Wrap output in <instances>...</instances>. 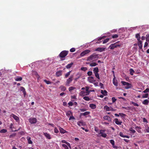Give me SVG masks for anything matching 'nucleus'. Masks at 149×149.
<instances>
[{"label":"nucleus","mask_w":149,"mask_h":149,"mask_svg":"<svg viewBox=\"0 0 149 149\" xmlns=\"http://www.w3.org/2000/svg\"><path fill=\"white\" fill-rule=\"evenodd\" d=\"M91 51L90 50H86L82 52L80 54V56L81 57L84 56L86 54L89 52Z\"/></svg>","instance_id":"obj_6"},{"label":"nucleus","mask_w":149,"mask_h":149,"mask_svg":"<svg viewBox=\"0 0 149 149\" xmlns=\"http://www.w3.org/2000/svg\"><path fill=\"white\" fill-rule=\"evenodd\" d=\"M22 78L21 77L17 76L15 78V80L16 81H21L22 80Z\"/></svg>","instance_id":"obj_22"},{"label":"nucleus","mask_w":149,"mask_h":149,"mask_svg":"<svg viewBox=\"0 0 149 149\" xmlns=\"http://www.w3.org/2000/svg\"><path fill=\"white\" fill-rule=\"evenodd\" d=\"M103 118L104 120H107L109 122H111V118L109 116H104V117H103Z\"/></svg>","instance_id":"obj_13"},{"label":"nucleus","mask_w":149,"mask_h":149,"mask_svg":"<svg viewBox=\"0 0 149 149\" xmlns=\"http://www.w3.org/2000/svg\"><path fill=\"white\" fill-rule=\"evenodd\" d=\"M145 132H149V127H147L145 129Z\"/></svg>","instance_id":"obj_59"},{"label":"nucleus","mask_w":149,"mask_h":149,"mask_svg":"<svg viewBox=\"0 0 149 149\" xmlns=\"http://www.w3.org/2000/svg\"><path fill=\"white\" fill-rule=\"evenodd\" d=\"M44 81L47 84H51L52 83L50 81H47L46 79H45L44 80Z\"/></svg>","instance_id":"obj_36"},{"label":"nucleus","mask_w":149,"mask_h":149,"mask_svg":"<svg viewBox=\"0 0 149 149\" xmlns=\"http://www.w3.org/2000/svg\"><path fill=\"white\" fill-rule=\"evenodd\" d=\"M97 65H98L97 63H95V62H93L92 63H91L90 64V66H91V67L95 66Z\"/></svg>","instance_id":"obj_31"},{"label":"nucleus","mask_w":149,"mask_h":149,"mask_svg":"<svg viewBox=\"0 0 149 149\" xmlns=\"http://www.w3.org/2000/svg\"><path fill=\"white\" fill-rule=\"evenodd\" d=\"M89 87L88 86H86V91L87 92L88 95H89L90 93L91 92H94L95 91L94 90H89Z\"/></svg>","instance_id":"obj_10"},{"label":"nucleus","mask_w":149,"mask_h":149,"mask_svg":"<svg viewBox=\"0 0 149 149\" xmlns=\"http://www.w3.org/2000/svg\"><path fill=\"white\" fill-rule=\"evenodd\" d=\"M121 83L123 84V85L125 86L127 85L128 82L123 81H121Z\"/></svg>","instance_id":"obj_54"},{"label":"nucleus","mask_w":149,"mask_h":149,"mask_svg":"<svg viewBox=\"0 0 149 149\" xmlns=\"http://www.w3.org/2000/svg\"><path fill=\"white\" fill-rule=\"evenodd\" d=\"M122 109H126L127 110H130V107H122Z\"/></svg>","instance_id":"obj_51"},{"label":"nucleus","mask_w":149,"mask_h":149,"mask_svg":"<svg viewBox=\"0 0 149 149\" xmlns=\"http://www.w3.org/2000/svg\"><path fill=\"white\" fill-rule=\"evenodd\" d=\"M121 45L122 43H120L119 41H118L115 43L111 44L109 47V49L113 50L115 48L120 46Z\"/></svg>","instance_id":"obj_1"},{"label":"nucleus","mask_w":149,"mask_h":149,"mask_svg":"<svg viewBox=\"0 0 149 149\" xmlns=\"http://www.w3.org/2000/svg\"><path fill=\"white\" fill-rule=\"evenodd\" d=\"M62 71L60 70L59 71H58L56 73V75L57 77H59L61 76L62 74Z\"/></svg>","instance_id":"obj_24"},{"label":"nucleus","mask_w":149,"mask_h":149,"mask_svg":"<svg viewBox=\"0 0 149 149\" xmlns=\"http://www.w3.org/2000/svg\"><path fill=\"white\" fill-rule=\"evenodd\" d=\"M149 102V101L147 100H145L142 102V103L145 105H148Z\"/></svg>","instance_id":"obj_28"},{"label":"nucleus","mask_w":149,"mask_h":149,"mask_svg":"<svg viewBox=\"0 0 149 149\" xmlns=\"http://www.w3.org/2000/svg\"><path fill=\"white\" fill-rule=\"evenodd\" d=\"M20 90L22 92L25 91V89L23 87H20Z\"/></svg>","instance_id":"obj_63"},{"label":"nucleus","mask_w":149,"mask_h":149,"mask_svg":"<svg viewBox=\"0 0 149 149\" xmlns=\"http://www.w3.org/2000/svg\"><path fill=\"white\" fill-rule=\"evenodd\" d=\"M112 38H117L118 36V34H115L111 36Z\"/></svg>","instance_id":"obj_45"},{"label":"nucleus","mask_w":149,"mask_h":149,"mask_svg":"<svg viewBox=\"0 0 149 149\" xmlns=\"http://www.w3.org/2000/svg\"><path fill=\"white\" fill-rule=\"evenodd\" d=\"M68 51L66 50H64L62 51L59 56L61 58H63L65 57L68 54Z\"/></svg>","instance_id":"obj_3"},{"label":"nucleus","mask_w":149,"mask_h":149,"mask_svg":"<svg viewBox=\"0 0 149 149\" xmlns=\"http://www.w3.org/2000/svg\"><path fill=\"white\" fill-rule=\"evenodd\" d=\"M112 100L113 103L115 102L116 100V99L115 97L112 98Z\"/></svg>","instance_id":"obj_62"},{"label":"nucleus","mask_w":149,"mask_h":149,"mask_svg":"<svg viewBox=\"0 0 149 149\" xmlns=\"http://www.w3.org/2000/svg\"><path fill=\"white\" fill-rule=\"evenodd\" d=\"M119 115L122 117H123V118H124L125 117L126 115L124 114V113H119Z\"/></svg>","instance_id":"obj_53"},{"label":"nucleus","mask_w":149,"mask_h":149,"mask_svg":"<svg viewBox=\"0 0 149 149\" xmlns=\"http://www.w3.org/2000/svg\"><path fill=\"white\" fill-rule=\"evenodd\" d=\"M26 139H27V140L28 143L29 144H32L33 142L31 141V138L30 137L28 136L27 137Z\"/></svg>","instance_id":"obj_20"},{"label":"nucleus","mask_w":149,"mask_h":149,"mask_svg":"<svg viewBox=\"0 0 149 149\" xmlns=\"http://www.w3.org/2000/svg\"><path fill=\"white\" fill-rule=\"evenodd\" d=\"M83 99L85 100L88 101L90 100V98L88 96H85L83 97Z\"/></svg>","instance_id":"obj_34"},{"label":"nucleus","mask_w":149,"mask_h":149,"mask_svg":"<svg viewBox=\"0 0 149 149\" xmlns=\"http://www.w3.org/2000/svg\"><path fill=\"white\" fill-rule=\"evenodd\" d=\"M71 72V71H69V72L66 73L65 75V78H67L68 77L70 74Z\"/></svg>","instance_id":"obj_33"},{"label":"nucleus","mask_w":149,"mask_h":149,"mask_svg":"<svg viewBox=\"0 0 149 149\" xmlns=\"http://www.w3.org/2000/svg\"><path fill=\"white\" fill-rule=\"evenodd\" d=\"M62 146L64 148V149H69L67 145L63 144H62Z\"/></svg>","instance_id":"obj_37"},{"label":"nucleus","mask_w":149,"mask_h":149,"mask_svg":"<svg viewBox=\"0 0 149 149\" xmlns=\"http://www.w3.org/2000/svg\"><path fill=\"white\" fill-rule=\"evenodd\" d=\"M130 74L132 75H133V73L135 72L134 70L132 69H130Z\"/></svg>","instance_id":"obj_32"},{"label":"nucleus","mask_w":149,"mask_h":149,"mask_svg":"<svg viewBox=\"0 0 149 149\" xmlns=\"http://www.w3.org/2000/svg\"><path fill=\"white\" fill-rule=\"evenodd\" d=\"M43 135L48 139H50L51 138L50 134L47 133H44Z\"/></svg>","instance_id":"obj_9"},{"label":"nucleus","mask_w":149,"mask_h":149,"mask_svg":"<svg viewBox=\"0 0 149 149\" xmlns=\"http://www.w3.org/2000/svg\"><path fill=\"white\" fill-rule=\"evenodd\" d=\"M93 73L92 71H89L88 72L87 74L88 76H91L92 74Z\"/></svg>","instance_id":"obj_55"},{"label":"nucleus","mask_w":149,"mask_h":149,"mask_svg":"<svg viewBox=\"0 0 149 149\" xmlns=\"http://www.w3.org/2000/svg\"><path fill=\"white\" fill-rule=\"evenodd\" d=\"M104 109L106 110V111H107L112 110L110 109L109 107L107 105H105L104 107Z\"/></svg>","instance_id":"obj_29"},{"label":"nucleus","mask_w":149,"mask_h":149,"mask_svg":"<svg viewBox=\"0 0 149 149\" xmlns=\"http://www.w3.org/2000/svg\"><path fill=\"white\" fill-rule=\"evenodd\" d=\"M114 120L116 124L118 125H120L122 123V121H119L118 119L117 118H115L114 119Z\"/></svg>","instance_id":"obj_16"},{"label":"nucleus","mask_w":149,"mask_h":149,"mask_svg":"<svg viewBox=\"0 0 149 149\" xmlns=\"http://www.w3.org/2000/svg\"><path fill=\"white\" fill-rule=\"evenodd\" d=\"M75 49L74 48H72L70 49V51L71 52H75Z\"/></svg>","instance_id":"obj_61"},{"label":"nucleus","mask_w":149,"mask_h":149,"mask_svg":"<svg viewBox=\"0 0 149 149\" xmlns=\"http://www.w3.org/2000/svg\"><path fill=\"white\" fill-rule=\"evenodd\" d=\"M73 65V63L72 62L68 64L66 66V67L67 69H69L72 67V65Z\"/></svg>","instance_id":"obj_23"},{"label":"nucleus","mask_w":149,"mask_h":149,"mask_svg":"<svg viewBox=\"0 0 149 149\" xmlns=\"http://www.w3.org/2000/svg\"><path fill=\"white\" fill-rule=\"evenodd\" d=\"M76 88L74 87L71 86L69 87V90L70 91H72L75 89Z\"/></svg>","instance_id":"obj_38"},{"label":"nucleus","mask_w":149,"mask_h":149,"mask_svg":"<svg viewBox=\"0 0 149 149\" xmlns=\"http://www.w3.org/2000/svg\"><path fill=\"white\" fill-rule=\"evenodd\" d=\"M149 92V88H147L143 92L144 93H147Z\"/></svg>","instance_id":"obj_60"},{"label":"nucleus","mask_w":149,"mask_h":149,"mask_svg":"<svg viewBox=\"0 0 149 149\" xmlns=\"http://www.w3.org/2000/svg\"><path fill=\"white\" fill-rule=\"evenodd\" d=\"M29 122L31 124H34L37 122V120L36 118H31L29 120Z\"/></svg>","instance_id":"obj_5"},{"label":"nucleus","mask_w":149,"mask_h":149,"mask_svg":"<svg viewBox=\"0 0 149 149\" xmlns=\"http://www.w3.org/2000/svg\"><path fill=\"white\" fill-rule=\"evenodd\" d=\"M81 70L85 71L87 70V68L86 67H82L81 68Z\"/></svg>","instance_id":"obj_40"},{"label":"nucleus","mask_w":149,"mask_h":149,"mask_svg":"<svg viewBox=\"0 0 149 149\" xmlns=\"http://www.w3.org/2000/svg\"><path fill=\"white\" fill-rule=\"evenodd\" d=\"M130 103L133 104L134 105V106H137V107L139 106V105L138 104H137L136 103H135L133 102H131Z\"/></svg>","instance_id":"obj_44"},{"label":"nucleus","mask_w":149,"mask_h":149,"mask_svg":"<svg viewBox=\"0 0 149 149\" xmlns=\"http://www.w3.org/2000/svg\"><path fill=\"white\" fill-rule=\"evenodd\" d=\"M101 93L104 96H106L107 95V92L106 90H102L101 92Z\"/></svg>","instance_id":"obj_21"},{"label":"nucleus","mask_w":149,"mask_h":149,"mask_svg":"<svg viewBox=\"0 0 149 149\" xmlns=\"http://www.w3.org/2000/svg\"><path fill=\"white\" fill-rule=\"evenodd\" d=\"M148 96V93H146L143 94L142 96V98H147Z\"/></svg>","instance_id":"obj_46"},{"label":"nucleus","mask_w":149,"mask_h":149,"mask_svg":"<svg viewBox=\"0 0 149 149\" xmlns=\"http://www.w3.org/2000/svg\"><path fill=\"white\" fill-rule=\"evenodd\" d=\"M7 131L6 130L3 129L0 131V133H5L7 132Z\"/></svg>","instance_id":"obj_43"},{"label":"nucleus","mask_w":149,"mask_h":149,"mask_svg":"<svg viewBox=\"0 0 149 149\" xmlns=\"http://www.w3.org/2000/svg\"><path fill=\"white\" fill-rule=\"evenodd\" d=\"M88 81L91 83H93L95 81V80L94 79V78L93 77H88Z\"/></svg>","instance_id":"obj_8"},{"label":"nucleus","mask_w":149,"mask_h":149,"mask_svg":"<svg viewBox=\"0 0 149 149\" xmlns=\"http://www.w3.org/2000/svg\"><path fill=\"white\" fill-rule=\"evenodd\" d=\"M32 74L35 75L36 77L39 76L37 72L35 71H33L32 72Z\"/></svg>","instance_id":"obj_35"},{"label":"nucleus","mask_w":149,"mask_h":149,"mask_svg":"<svg viewBox=\"0 0 149 149\" xmlns=\"http://www.w3.org/2000/svg\"><path fill=\"white\" fill-rule=\"evenodd\" d=\"M130 131L132 133L134 134L135 133L136 131L132 129V128H130Z\"/></svg>","instance_id":"obj_49"},{"label":"nucleus","mask_w":149,"mask_h":149,"mask_svg":"<svg viewBox=\"0 0 149 149\" xmlns=\"http://www.w3.org/2000/svg\"><path fill=\"white\" fill-rule=\"evenodd\" d=\"M105 131V130H100L99 133V134H102L103 133H104Z\"/></svg>","instance_id":"obj_58"},{"label":"nucleus","mask_w":149,"mask_h":149,"mask_svg":"<svg viewBox=\"0 0 149 149\" xmlns=\"http://www.w3.org/2000/svg\"><path fill=\"white\" fill-rule=\"evenodd\" d=\"M95 77L98 79H100V77L98 73H94Z\"/></svg>","instance_id":"obj_39"},{"label":"nucleus","mask_w":149,"mask_h":149,"mask_svg":"<svg viewBox=\"0 0 149 149\" xmlns=\"http://www.w3.org/2000/svg\"><path fill=\"white\" fill-rule=\"evenodd\" d=\"M60 88L61 89V90L63 91H65L66 90V88L65 86H61Z\"/></svg>","instance_id":"obj_30"},{"label":"nucleus","mask_w":149,"mask_h":149,"mask_svg":"<svg viewBox=\"0 0 149 149\" xmlns=\"http://www.w3.org/2000/svg\"><path fill=\"white\" fill-rule=\"evenodd\" d=\"M59 130L61 134H64L67 132L65 130H64L63 128L60 127H59Z\"/></svg>","instance_id":"obj_12"},{"label":"nucleus","mask_w":149,"mask_h":149,"mask_svg":"<svg viewBox=\"0 0 149 149\" xmlns=\"http://www.w3.org/2000/svg\"><path fill=\"white\" fill-rule=\"evenodd\" d=\"M73 78V75H71L70 77L68 79L65 83L66 86H70V84L72 81Z\"/></svg>","instance_id":"obj_4"},{"label":"nucleus","mask_w":149,"mask_h":149,"mask_svg":"<svg viewBox=\"0 0 149 149\" xmlns=\"http://www.w3.org/2000/svg\"><path fill=\"white\" fill-rule=\"evenodd\" d=\"M146 41H149V35L148 34L146 35Z\"/></svg>","instance_id":"obj_50"},{"label":"nucleus","mask_w":149,"mask_h":149,"mask_svg":"<svg viewBox=\"0 0 149 149\" xmlns=\"http://www.w3.org/2000/svg\"><path fill=\"white\" fill-rule=\"evenodd\" d=\"M90 113V112L89 111H86L84 112V113H80V116H86L88 115Z\"/></svg>","instance_id":"obj_27"},{"label":"nucleus","mask_w":149,"mask_h":149,"mask_svg":"<svg viewBox=\"0 0 149 149\" xmlns=\"http://www.w3.org/2000/svg\"><path fill=\"white\" fill-rule=\"evenodd\" d=\"M109 141H110V143H111V144L113 146H114V145H115V142H114V141L113 140L111 139V140H110Z\"/></svg>","instance_id":"obj_52"},{"label":"nucleus","mask_w":149,"mask_h":149,"mask_svg":"<svg viewBox=\"0 0 149 149\" xmlns=\"http://www.w3.org/2000/svg\"><path fill=\"white\" fill-rule=\"evenodd\" d=\"M89 107L92 109H94L96 108V105L94 104H90Z\"/></svg>","instance_id":"obj_25"},{"label":"nucleus","mask_w":149,"mask_h":149,"mask_svg":"<svg viewBox=\"0 0 149 149\" xmlns=\"http://www.w3.org/2000/svg\"><path fill=\"white\" fill-rule=\"evenodd\" d=\"M61 142L63 143H65L66 144H67L68 142L66 141L65 140H63L61 141Z\"/></svg>","instance_id":"obj_64"},{"label":"nucleus","mask_w":149,"mask_h":149,"mask_svg":"<svg viewBox=\"0 0 149 149\" xmlns=\"http://www.w3.org/2000/svg\"><path fill=\"white\" fill-rule=\"evenodd\" d=\"M10 117L13 118L17 122H18L19 121V118L18 116H16L13 113L11 114L10 115Z\"/></svg>","instance_id":"obj_7"},{"label":"nucleus","mask_w":149,"mask_h":149,"mask_svg":"<svg viewBox=\"0 0 149 149\" xmlns=\"http://www.w3.org/2000/svg\"><path fill=\"white\" fill-rule=\"evenodd\" d=\"M127 86L125 87V88L126 89H128L132 87V84L128 82Z\"/></svg>","instance_id":"obj_18"},{"label":"nucleus","mask_w":149,"mask_h":149,"mask_svg":"<svg viewBox=\"0 0 149 149\" xmlns=\"http://www.w3.org/2000/svg\"><path fill=\"white\" fill-rule=\"evenodd\" d=\"M142 41L141 40L138 41V43L139 48L141 50L142 49Z\"/></svg>","instance_id":"obj_15"},{"label":"nucleus","mask_w":149,"mask_h":149,"mask_svg":"<svg viewBox=\"0 0 149 149\" xmlns=\"http://www.w3.org/2000/svg\"><path fill=\"white\" fill-rule=\"evenodd\" d=\"M113 83L115 86H118V81L117 80L115 79V77L113 79Z\"/></svg>","instance_id":"obj_14"},{"label":"nucleus","mask_w":149,"mask_h":149,"mask_svg":"<svg viewBox=\"0 0 149 149\" xmlns=\"http://www.w3.org/2000/svg\"><path fill=\"white\" fill-rule=\"evenodd\" d=\"M93 72L94 74L98 73L99 72V69L98 67H96L94 68H93Z\"/></svg>","instance_id":"obj_19"},{"label":"nucleus","mask_w":149,"mask_h":149,"mask_svg":"<svg viewBox=\"0 0 149 149\" xmlns=\"http://www.w3.org/2000/svg\"><path fill=\"white\" fill-rule=\"evenodd\" d=\"M101 136L102 137L105 138L107 136V135L106 134L104 133H103L102 134H101Z\"/></svg>","instance_id":"obj_48"},{"label":"nucleus","mask_w":149,"mask_h":149,"mask_svg":"<svg viewBox=\"0 0 149 149\" xmlns=\"http://www.w3.org/2000/svg\"><path fill=\"white\" fill-rule=\"evenodd\" d=\"M16 135V134L15 133H14L13 134H11L9 136V138H13Z\"/></svg>","instance_id":"obj_57"},{"label":"nucleus","mask_w":149,"mask_h":149,"mask_svg":"<svg viewBox=\"0 0 149 149\" xmlns=\"http://www.w3.org/2000/svg\"><path fill=\"white\" fill-rule=\"evenodd\" d=\"M109 40V38H107L106 39L104 40L103 41V44H104V43H105L107 42Z\"/></svg>","instance_id":"obj_41"},{"label":"nucleus","mask_w":149,"mask_h":149,"mask_svg":"<svg viewBox=\"0 0 149 149\" xmlns=\"http://www.w3.org/2000/svg\"><path fill=\"white\" fill-rule=\"evenodd\" d=\"M135 129L139 132H140L141 131L140 128L138 126L136 127Z\"/></svg>","instance_id":"obj_47"},{"label":"nucleus","mask_w":149,"mask_h":149,"mask_svg":"<svg viewBox=\"0 0 149 149\" xmlns=\"http://www.w3.org/2000/svg\"><path fill=\"white\" fill-rule=\"evenodd\" d=\"M98 58V56L97 54L95 53H93L92 55H90L88 57L87 61H91L92 60L94 59L95 58Z\"/></svg>","instance_id":"obj_2"},{"label":"nucleus","mask_w":149,"mask_h":149,"mask_svg":"<svg viewBox=\"0 0 149 149\" xmlns=\"http://www.w3.org/2000/svg\"><path fill=\"white\" fill-rule=\"evenodd\" d=\"M136 38H137L138 41H141L140 40L141 39V37L140 36V34L139 33H137L136 35Z\"/></svg>","instance_id":"obj_26"},{"label":"nucleus","mask_w":149,"mask_h":149,"mask_svg":"<svg viewBox=\"0 0 149 149\" xmlns=\"http://www.w3.org/2000/svg\"><path fill=\"white\" fill-rule=\"evenodd\" d=\"M54 132L55 133H56V134H57L59 132L58 130L57 129V128L56 127L54 128Z\"/></svg>","instance_id":"obj_56"},{"label":"nucleus","mask_w":149,"mask_h":149,"mask_svg":"<svg viewBox=\"0 0 149 149\" xmlns=\"http://www.w3.org/2000/svg\"><path fill=\"white\" fill-rule=\"evenodd\" d=\"M87 92H84V91H81L80 93V95L81 96H84V95H88V93Z\"/></svg>","instance_id":"obj_11"},{"label":"nucleus","mask_w":149,"mask_h":149,"mask_svg":"<svg viewBox=\"0 0 149 149\" xmlns=\"http://www.w3.org/2000/svg\"><path fill=\"white\" fill-rule=\"evenodd\" d=\"M77 125L79 126L83 125V122H82L78 121L77 122Z\"/></svg>","instance_id":"obj_42"},{"label":"nucleus","mask_w":149,"mask_h":149,"mask_svg":"<svg viewBox=\"0 0 149 149\" xmlns=\"http://www.w3.org/2000/svg\"><path fill=\"white\" fill-rule=\"evenodd\" d=\"M105 48H104L98 47L95 49V51H99L100 52H102L104 50Z\"/></svg>","instance_id":"obj_17"}]
</instances>
